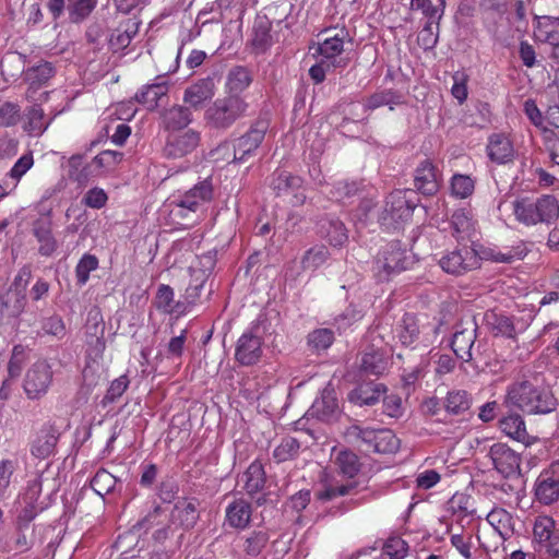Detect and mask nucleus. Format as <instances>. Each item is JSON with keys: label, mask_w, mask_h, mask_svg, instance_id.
I'll return each mask as SVG.
<instances>
[{"label": "nucleus", "mask_w": 559, "mask_h": 559, "mask_svg": "<svg viewBox=\"0 0 559 559\" xmlns=\"http://www.w3.org/2000/svg\"><path fill=\"white\" fill-rule=\"evenodd\" d=\"M504 405L527 415H546L557 408L558 401L551 389L534 377L510 384L506 392Z\"/></svg>", "instance_id": "f257e3e1"}, {"label": "nucleus", "mask_w": 559, "mask_h": 559, "mask_svg": "<svg viewBox=\"0 0 559 559\" xmlns=\"http://www.w3.org/2000/svg\"><path fill=\"white\" fill-rule=\"evenodd\" d=\"M250 105L246 97L224 95L212 102L204 111L205 127L215 132H226L247 116Z\"/></svg>", "instance_id": "f03ea898"}, {"label": "nucleus", "mask_w": 559, "mask_h": 559, "mask_svg": "<svg viewBox=\"0 0 559 559\" xmlns=\"http://www.w3.org/2000/svg\"><path fill=\"white\" fill-rule=\"evenodd\" d=\"M441 320L428 322L426 317L405 313L397 322L394 334L399 342L406 347H416L419 343L425 346L432 344L436 337L445 332Z\"/></svg>", "instance_id": "7ed1b4c3"}, {"label": "nucleus", "mask_w": 559, "mask_h": 559, "mask_svg": "<svg viewBox=\"0 0 559 559\" xmlns=\"http://www.w3.org/2000/svg\"><path fill=\"white\" fill-rule=\"evenodd\" d=\"M513 214L525 226L554 224L559 218V203L554 195L523 197L513 201Z\"/></svg>", "instance_id": "20e7f679"}, {"label": "nucleus", "mask_w": 559, "mask_h": 559, "mask_svg": "<svg viewBox=\"0 0 559 559\" xmlns=\"http://www.w3.org/2000/svg\"><path fill=\"white\" fill-rule=\"evenodd\" d=\"M269 127V120L266 118L259 117L251 123L249 130L245 134L235 139L234 142L225 141L218 145L213 153H229L231 151L233 162L243 163L255 155L257 150L265 138ZM229 156L230 154H228L227 157Z\"/></svg>", "instance_id": "39448f33"}, {"label": "nucleus", "mask_w": 559, "mask_h": 559, "mask_svg": "<svg viewBox=\"0 0 559 559\" xmlns=\"http://www.w3.org/2000/svg\"><path fill=\"white\" fill-rule=\"evenodd\" d=\"M414 263L407 249L395 240L385 245L374 258L372 265L373 276L378 282H388L391 277L409 269Z\"/></svg>", "instance_id": "423d86ee"}, {"label": "nucleus", "mask_w": 559, "mask_h": 559, "mask_svg": "<svg viewBox=\"0 0 559 559\" xmlns=\"http://www.w3.org/2000/svg\"><path fill=\"white\" fill-rule=\"evenodd\" d=\"M409 194H413V191L395 190L386 197L384 207L378 218L382 226L395 227L412 217L416 203L409 199Z\"/></svg>", "instance_id": "0eeeda50"}, {"label": "nucleus", "mask_w": 559, "mask_h": 559, "mask_svg": "<svg viewBox=\"0 0 559 559\" xmlns=\"http://www.w3.org/2000/svg\"><path fill=\"white\" fill-rule=\"evenodd\" d=\"M260 322L257 321L248 331L243 332L235 346V360L241 366H253L262 357L263 336Z\"/></svg>", "instance_id": "6e6552de"}, {"label": "nucleus", "mask_w": 559, "mask_h": 559, "mask_svg": "<svg viewBox=\"0 0 559 559\" xmlns=\"http://www.w3.org/2000/svg\"><path fill=\"white\" fill-rule=\"evenodd\" d=\"M53 372L46 360H38L27 370L24 391L28 399L39 400L45 396L52 383Z\"/></svg>", "instance_id": "1a4fd4ad"}, {"label": "nucleus", "mask_w": 559, "mask_h": 559, "mask_svg": "<svg viewBox=\"0 0 559 559\" xmlns=\"http://www.w3.org/2000/svg\"><path fill=\"white\" fill-rule=\"evenodd\" d=\"M480 259L471 247L464 246L455 248L444 253L439 260L440 267L449 274L462 275L479 266Z\"/></svg>", "instance_id": "9d476101"}, {"label": "nucleus", "mask_w": 559, "mask_h": 559, "mask_svg": "<svg viewBox=\"0 0 559 559\" xmlns=\"http://www.w3.org/2000/svg\"><path fill=\"white\" fill-rule=\"evenodd\" d=\"M55 74L56 69L53 64L48 61H40L39 63L27 68L24 72V80L28 83L26 98L34 103L46 100L49 93L41 92L38 94V91L46 86Z\"/></svg>", "instance_id": "9b49d317"}, {"label": "nucleus", "mask_w": 559, "mask_h": 559, "mask_svg": "<svg viewBox=\"0 0 559 559\" xmlns=\"http://www.w3.org/2000/svg\"><path fill=\"white\" fill-rule=\"evenodd\" d=\"M302 185L304 180L301 177L283 169H276L270 182V187L276 195L292 194V204L294 206L302 205L306 202L307 197L304 193Z\"/></svg>", "instance_id": "f8f14e48"}, {"label": "nucleus", "mask_w": 559, "mask_h": 559, "mask_svg": "<svg viewBox=\"0 0 559 559\" xmlns=\"http://www.w3.org/2000/svg\"><path fill=\"white\" fill-rule=\"evenodd\" d=\"M347 32L341 29L334 35L326 36L321 43L318 44L317 53L320 60L326 61L337 69H345L349 63V58L343 56L344 39Z\"/></svg>", "instance_id": "ddd939ff"}, {"label": "nucleus", "mask_w": 559, "mask_h": 559, "mask_svg": "<svg viewBox=\"0 0 559 559\" xmlns=\"http://www.w3.org/2000/svg\"><path fill=\"white\" fill-rule=\"evenodd\" d=\"M487 455L501 476L509 478L520 474L521 457L506 443H493Z\"/></svg>", "instance_id": "4468645a"}, {"label": "nucleus", "mask_w": 559, "mask_h": 559, "mask_svg": "<svg viewBox=\"0 0 559 559\" xmlns=\"http://www.w3.org/2000/svg\"><path fill=\"white\" fill-rule=\"evenodd\" d=\"M477 325L473 320L460 322L455 326V331L451 341V348L455 356L468 362L474 358V344L476 341Z\"/></svg>", "instance_id": "2eb2a0df"}, {"label": "nucleus", "mask_w": 559, "mask_h": 559, "mask_svg": "<svg viewBox=\"0 0 559 559\" xmlns=\"http://www.w3.org/2000/svg\"><path fill=\"white\" fill-rule=\"evenodd\" d=\"M199 131L189 129L181 133H171L167 136L164 155L167 158H181L192 153L200 144Z\"/></svg>", "instance_id": "dca6fc26"}, {"label": "nucleus", "mask_w": 559, "mask_h": 559, "mask_svg": "<svg viewBox=\"0 0 559 559\" xmlns=\"http://www.w3.org/2000/svg\"><path fill=\"white\" fill-rule=\"evenodd\" d=\"M216 92V74L199 79L189 85L183 93V102L190 108L200 109L204 103L211 100Z\"/></svg>", "instance_id": "f3484780"}, {"label": "nucleus", "mask_w": 559, "mask_h": 559, "mask_svg": "<svg viewBox=\"0 0 559 559\" xmlns=\"http://www.w3.org/2000/svg\"><path fill=\"white\" fill-rule=\"evenodd\" d=\"M535 496L544 504H551L559 499V462L551 464L549 469L538 476Z\"/></svg>", "instance_id": "a211bd4d"}, {"label": "nucleus", "mask_w": 559, "mask_h": 559, "mask_svg": "<svg viewBox=\"0 0 559 559\" xmlns=\"http://www.w3.org/2000/svg\"><path fill=\"white\" fill-rule=\"evenodd\" d=\"M414 186L424 195H433L440 189V178L436 166L429 160H423L415 170Z\"/></svg>", "instance_id": "6ab92c4d"}, {"label": "nucleus", "mask_w": 559, "mask_h": 559, "mask_svg": "<svg viewBox=\"0 0 559 559\" xmlns=\"http://www.w3.org/2000/svg\"><path fill=\"white\" fill-rule=\"evenodd\" d=\"M60 432L53 425H44L32 442L31 453L40 460L55 453Z\"/></svg>", "instance_id": "aec40b11"}, {"label": "nucleus", "mask_w": 559, "mask_h": 559, "mask_svg": "<svg viewBox=\"0 0 559 559\" xmlns=\"http://www.w3.org/2000/svg\"><path fill=\"white\" fill-rule=\"evenodd\" d=\"M33 235L39 243L38 253L50 257L58 248V242L52 235V222L48 216L39 217L33 223Z\"/></svg>", "instance_id": "412c9836"}, {"label": "nucleus", "mask_w": 559, "mask_h": 559, "mask_svg": "<svg viewBox=\"0 0 559 559\" xmlns=\"http://www.w3.org/2000/svg\"><path fill=\"white\" fill-rule=\"evenodd\" d=\"M253 82V72L245 66H234L226 75L225 94L237 97H245L242 93L250 87Z\"/></svg>", "instance_id": "4be33fe9"}, {"label": "nucleus", "mask_w": 559, "mask_h": 559, "mask_svg": "<svg viewBox=\"0 0 559 559\" xmlns=\"http://www.w3.org/2000/svg\"><path fill=\"white\" fill-rule=\"evenodd\" d=\"M213 195V188L210 181L203 180L193 188L179 195L175 203L189 211L195 212L200 205L209 202Z\"/></svg>", "instance_id": "5701e85b"}, {"label": "nucleus", "mask_w": 559, "mask_h": 559, "mask_svg": "<svg viewBox=\"0 0 559 559\" xmlns=\"http://www.w3.org/2000/svg\"><path fill=\"white\" fill-rule=\"evenodd\" d=\"M386 386L383 383L365 382L358 384L348 394V400L358 406H371L385 394Z\"/></svg>", "instance_id": "b1692460"}, {"label": "nucleus", "mask_w": 559, "mask_h": 559, "mask_svg": "<svg viewBox=\"0 0 559 559\" xmlns=\"http://www.w3.org/2000/svg\"><path fill=\"white\" fill-rule=\"evenodd\" d=\"M318 230L330 245L341 247L348 240L347 229L342 221L334 216H324L318 222Z\"/></svg>", "instance_id": "393cba45"}, {"label": "nucleus", "mask_w": 559, "mask_h": 559, "mask_svg": "<svg viewBox=\"0 0 559 559\" xmlns=\"http://www.w3.org/2000/svg\"><path fill=\"white\" fill-rule=\"evenodd\" d=\"M199 501L197 499H183L178 501L171 511V522L178 523L185 530H191L199 521Z\"/></svg>", "instance_id": "a878e982"}, {"label": "nucleus", "mask_w": 559, "mask_h": 559, "mask_svg": "<svg viewBox=\"0 0 559 559\" xmlns=\"http://www.w3.org/2000/svg\"><path fill=\"white\" fill-rule=\"evenodd\" d=\"M162 126L167 131H180L193 120L190 107L174 105L162 111Z\"/></svg>", "instance_id": "bb28decb"}, {"label": "nucleus", "mask_w": 559, "mask_h": 559, "mask_svg": "<svg viewBox=\"0 0 559 559\" xmlns=\"http://www.w3.org/2000/svg\"><path fill=\"white\" fill-rule=\"evenodd\" d=\"M169 86L162 76L156 78V82L144 85L135 95L134 100L144 105L148 110H154L158 106L159 99L167 95Z\"/></svg>", "instance_id": "cd10ccee"}, {"label": "nucleus", "mask_w": 559, "mask_h": 559, "mask_svg": "<svg viewBox=\"0 0 559 559\" xmlns=\"http://www.w3.org/2000/svg\"><path fill=\"white\" fill-rule=\"evenodd\" d=\"M26 305V294L21 290L8 288L0 295V319L11 320L17 318Z\"/></svg>", "instance_id": "c85d7f7f"}, {"label": "nucleus", "mask_w": 559, "mask_h": 559, "mask_svg": "<svg viewBox=\"0 0 559 559\" xmlns=\"http://www.w3.org/2000/svg\"><path fill=\"white\" fill-rule=\"evenodd\" d=\"M311 417L321 421H331L338 414V404L333 391L324 390L308 411Z\"/></svg>", "instance_id": "c756f323"}, {"label": "nucleus", "mask_w": 559, "mask_h": 559, "mask_svg": "<svg viewBox=\"0 0 559 559\" xmlns=\"http://www.w3.org/2000/svg\"><path fill=\"white\" fill-rule=\"evenodd\" d=\"M271 29L272 22L266 16H258L254 20L251 46L255 52H265L274 44V36Z\"/></svg>", "instance_id": "7c9ffc66"}, {"label": "nucleus", "mask_w": 559, "mask_h": 559, "mask_svg": "<svg viewBox=\"0 0 559 559\" xmlns=\"http://www.w3.org/2000/svg\"><path fill=\"white\" fill-rule=\"evenodd\" d=\"M389 366V360L382 349L373 348L366 350L360 359L359 370L366 376H382Z\"/></svg>", "instance_id": "2f4dec72"}, {"label": "nucleus", "mask_w": 559, "mask_h": 559, "mask_svg": "<svg viewBox=\"0 0 559 559\" xmlns=\"http://www.w3.org/2000/svg\"><path fill=\"white\" fill-rule=\"evenodd\" d=\"M140 21L136 19H127L114 29L109 37V46L114 51L127 48L132 38L138 34Z\"/></svg>", "instance_id": "473e14b6"}, {"label": "nucleus", "mask_w": 559, "mask_h": 559, "mask_svg": "<svg viewBox=\"0 0 559 559\" xmlns=\"http://www.w3.org/2000/svg\"><path fill=\"white\" fill-rule=\"evenodd\" d=\"M251 515V504L243 499H236L226 508V522L233 528H246L250 523Z\"/></svg>", "instance_id": "72a5a7b5"}, {"label": "nucleus", "mask_w": 559, "mask_h": 559, "mask_svg": "<svg viewBox=\"0 0 559 559\" xmlns=\"http://www.w3.org/2000/svg\"><path fill=\"white\" fill-rule=\"evenodd\" d=\"M488 157L497 164H507L513 159L514 150L511 141L502 134H493L487 144Z\"/></svg>", "instance_id": "f704fd0d"}, {"label": "nucleus", "mask_w": 559, "mask_h": 559, "mask_svg": "<svg viewBox=\"0 0 559 559\" xmlns=\"http://www.w3.org/2000/svg\"><path fill=\"white\" fill-rule=\"evenodd\" d=\"M83 156L80 154L72 155L69 158V178L83 187L88 183L92 178L99 177L100 171H97L93 162L83 165Z\"/></svg>", "instance_id": "c9c22d12"}, {"label": "nucleus", "mask_w": 559, "mask_h": 559, "mask_svg": "<svg viewBox=\"0 0 559 559\" xmlns=\"http://www.w3.org/2000/svg\"><path fill=\"white\" fill-rule=\"evenodd\" d=\"M485 321L495 335L514 338L518 334L513 319L509 316L491 310L485 313Z\"/></svg>", "instance_id": "e433bc0d"}, {"label": "nucleus", "mask_w": 559, "mask_h": 559, "mask_svg": "<svg viewBox=\"0 0 559 559\" xmlns=\"http://www.w3.org/2000/svg\"><path fill=\"white\" fill-rule=\"evenodd\" d=\"M243 489L250 496L261 491L265 485V471L260 461H253L241 476Z\"/></svg>", "instance_id": "4c0bfd02"}, {"label": "nucleus", "mask_w": 559, "mask_h": 559, "mask_svg": "<svg viewBox=\"0 0 559 559\" xmlns=\"http://www.w3.org/2000/svg\"><path fill=\"white\" fill-rule=\"evenodd\" d=\"M499 427L508 437L524 442L527 438L525 423L521 415L511 414L499 420Z\"/></svg>", "instance_id": "58836bf2"}, {"label": "nucleus", "mask_w": 559, "mask_h": 559, "mask_svg": "<svg viewBox=\"0 0 559 559\" xmlns=\"http://www.w3.org/2000/svg\"><path fill=\"white\" fill-rule=\"evenodd\" d=\"M535 36L538 40L551 44L559 43V19L543 16L538 20Z\"/></svg>", "instance_id": "ea45409f"}, {"label": "nucleus", "mask_w": 559, "mask_h": 559, "mask_svg": "<svg viewBox=\"0 0 559 559\" xmlns=\"http://www.w3.org/2000/svg\"><path fill=\"white\" fill-rule=\"evenodd\" d=\"M356 487V481H347L345 484L324 483L323 488L316 492V497L320 501H331L335 498L354 493Z\"/></svg>", "instance_id": "a19ab883"}, {"label": "nucleus", "mask_w": 559, "mask_h": 559, "mask_svg": "<svg viewBox=\"0 0 559 559\" xmlns=\"http://www.w3.org/2000/svg\"><path fill=\"white\" fill-rule=\"evenodd\" d=\"M444 407L448 413L460 415L471 407L469 394L464 390L450 391L444 401Z\"/></svg>", "instance_id": "79ce46f5"}, {"label": "nucleus", "mask_w": 559, "mask_h": 559, "mask_svg": "<svg viewBox=\"0 0 559 559\" xmlns=\"http://www.w3.org/2000/svg\"><path fill=\"white\" fill-rule=\"evenodd\" d=\"M403 103V96L392 90H384L372 94L366 102L365 108L367 110H373L381 106H390L393 109L394 105Z\"/></svg>", "instance_id": "37998d69"}, {"label": "nucleus", "mask_w": 559, "mask_h": 559, "mask_svg": "<svg viewBox=\"0 0 559 559\" xmlns=\"http://www.w3.org/2000/svg\"><path fill=\"white\" fill-rule=\"evenodd\" d=\"M335 464L337 465L340 472L347 476L348 478H353L360 471V462L358 456L350 450H341L335 456Z\"/></svg>", "instance_id": "c03bdc74"}, {"label": "nucleus", "mask_w": 559, "mask_h": 559, "mask_svg": "<svg viewBox=\"0 0 559 559\" xmlns=\"http://www.w3.org/2000/svg\"><path fill=\"white\" fill-rule=\"evenodd\" d=\"M329 257V249L323 245H317L305 252L300 263L304 270H316L323 265Z\"/></svg>", "instance_id": "a18cd8bd"}, {"label": "nucleus", "mask_w": 559, "mask_h": 559, "mask_svg": "<svg viewBox=\"0 0 559 559\" xmlns=\"http://www.w3.org/2000/svg\"><path fill=\"white\" fill-rule=\"evenodd\" d=\"M118 483L119 480L112 474L106 469H99L92 478L91 487L97 495L104 497L116 491Z\"/></svg>", "instance_id": "49530a36"}, {"label": "nucleus", "mask_w": 559, "mask_h": 559, "mask_svg": "<svg viewBox=\"0 0 559 559\" xmlns=\"http://www.w3.org/2000/svg\"><path fill=\"white\" fill-rule=\"evenodd\" d=\"M192 278L189 286L186 288L185 295L182 296V307L187 309L189 306H193L200 298L201 290L203 289L206 276L202 271H193Z\"/></svg>", "instance_id": "de8ad7c7"}, {"label": "nucleus", "mask_w": 559, "mask_h": 559, "mask_svg": "<svg viewBox=\"0 0 559 559\" xmlns=\"http://www.w3.org/2000/svg\"><path fill=\"white\" fill-rule=\"evenodd\" d=\"M157 308L163 309L167 312H177L182 313L186 311V308L182 307L183 302L181 300L177 301L175 305L174 302V289L165 284H162L158 287L157 295Z\"/></svg>", "instance_id": "09e8293b"}, {"label": "nucleus", "mask_w": 559, "mask_h": 559, "mask_svg": "<svg viewBox=\"0 0 559 559\" xmlns=\"http://www.w3.org/2000/svg\"><path fill=\"white\" fill-rule=\"evenodd\" d=\"M334 342V333L331 329L322 328L310 332L307 343L314 352L328 349Z\"/></svg>", "instance_id": "8fccbe9b"}, {"label": "nucleus", "mask_w": 559, "mask_h": 559, "mask_svg": "<svg viewBox=\"0 0 559 559\" xmlns=\"http://www.w3.org/2000/svg\"><path fill=\"white\" fill-rule=\"evenodd\" d=\"M300 450V442L294 437H285L274 449L273 456L277 462H285L295 459Z\"/></svg>", "instance_id": "3c124183"}, {"label": "nucleus", "mask_w": 559, "mask_h": 559, "mask_svg": "<svg viewBox=\"0 0 559 559\" xmlns=\"http://www.w3.org/2000/svg\"><path fill=\"white\" fill-rule=\"evenodd\" d=\"M487 521L499 535L506 538L511 532L512 516L504 509H493L487 515Z\"/></svg>", "instance_id": "603ef678"}, {"label": "nucleus", "mask_w": 559, "mask_h": 559, "mask_svg": "<svg viewBox=\"0 0 559 559\" xmlns=\"http://www.w3.org/2000/svg\"><path fill=\"white\" fill-rule=\"evenodd\" d=\"M439 39V21H427L418 33L417 43L424 50L433 49Z\"/></svg>", "instance_id": "864d4df0"}, {"label": "nucleus", "mask_w": 559, "mask_h": 559, "mask_svg": "<svg viewBox=\"0 0 559 559\" xmlns=\"http://www.w3.org/2000/svg\"><path fill=\"white\" fill-rule=\"evenodd\" d=\"M122 157L123 153L121 152L106 150L96 155L92 162L102 176L104 173L114 169L122 160Z\"/></svg>", "instance_id": "5fc2aeb1"}, {"label": "nucleus", "mask_w": 559, "mask_h": 559, "mask_svg": "<svg viewBox=\"0 0 559 559\" xmlns=\"http://www.w3.org/2000/svg\"><path fill=\"white\" fill-rule=\"evenodd\" d=\"M28 123L27 131L33 135H40L50 124L49 120H45L44 110L39 105H34L27 112Z\"/></svg>", "instance_id": "6e6d98bb"}, {"label": "nucleus", "mask_w": 559, "mask_h": 559, "mask_svg": "<svg viewBox=\"0 0 559 559\" xmlns=\"http://www.w3.org/2000/svg\"><path fill=\"white\" fill-rule=\"evenodd\" d=\"M400 448V440L390 429H378L373 452L393 453Z\"/></svg>", "instance_id": "4d7b16f0"}, {"label": "nucleus", "mask_w": 559, "mask_h": 559, "mask_svg": "<svg viewBox=\"0 0 559 559\" xmlns=\"http://www.w3.org/2000/svg\"><path fill=\"white\" fill-rule=\"evenodd\" d=\"M475 181L467 175L455 174L451 179V192L454 197L466 199L473 194Z\"/></svg>", "instance_id": "13d9d810"}, {"label": "nucleus", "mask_w": 559, "mask_h": 559, "mask_svg": "<svg viewBox=\"0 0 559 559\" xmlns=\"http://www.w3.org/2000/svg\"><path fill=\"white\" fill-rule=\"evenodd\" d=\"M98 267V259L93 254H84L75 267V276L79 285H85L90 273Z\"/></svg>", "instance_id": "bf43d9fd"}, {"label": "nucleus", "mask_w": 559, "mask_h": 559, "mask_svg": "<svg viewBox=\"0 0 559 559\" xmlns=\"http://www.w3.org/2000/svg\"><path fill=\"white\" fill-rule=\"evenodd\" d=\"M347 436L356 441H361L366 445L367 451H372L378 436V429L362 428L354 425L348 428Z\"/></svg>", "instance_id": "052dcab7"}, {"label": "nucleus", "mask_w": 559, "mask_h": 559, "mask_svg": "<svg viewBox=\"0 0 559 559\" xmlns=\"http://www.w3.org/2000/svg\"><path fill=\"white\" fill-rule=\"evenodd\" d=\"M34 165V158L32 153L24 154L21 156L11 170L8 173V177L13 180L11 190L16 188L19 180L32 168Z\"/></svg>", "instance_id": "680f3d73"}, {"label": "nucleus", "mask_w": 559, "mask_h": 559, "mask_svg": "<svg viewBox=\"0 0 559 559\" xmlns=\"http://www.w3.org/2000/svg\"><path fill=\"white\" fill-rule=\"evenodd\" d=\"M17 466L16 461L4 459L0 461V500L4 499L11 484V478Z\"/></svg>", "instance_id": "e2e57ef3"}, {"label": "nucleus", "mask_w": 559, "mask_h": 559, "mask_svg": "<svg viewBox=\"0 0 559 559\" xmlns=\"http://www.w3.org/2000/svg\"><path fill=\"white\" fill-rule=\"evenodd\" d=\"M269 535L263 531H254L245 542V551L249 556H258L266 546Z\"/></svg>", "instance_id": "0e129e2a"}, {"label": "nucleus", "mask_w": 559, "mask_h": 559, "mask_svg": "<svg viewBox=\"0 0 559 559\" xmlns=\"http://www.w3.org/2000/svg\"><path fill=\"white\" fill-rule=\"evenodd\" d=\"M555 526V522L551 518L548 516H539L536 519L534 524V537L539 542H550L552 538V530Z\"/></svg>", "instance_id": "69168bd1"}, {"label": "nucleus", "mask_w": 559, "mask_h": 559, "mask_svg": "<svg viewBox=\"0 0 559 559\" xmlns=\"http://www.w3.org/2000/svg\"><path fill=\"white\" fill-rule=\"evenodd\" d=\"M41 331L44 334L62 338L66 335V324L58 314H52L41 321Z\"/></svg>", "instance_id": "338daca9"}, {"label": "nucleus", "mask_w": 559, "mask_h": 559, "mask_svg": "<svg viewBox=\"0 0 559 559\" xmlns=\"http://www.w3.org/2000/svg\"><path fill=\"white\" fill-rule=\"evenodd\" d=\"M390 559H404L408 551V544L401 537L389 538L383 547Z\"/></svg>", "instance_id": "774afa93"}]
</instances>
